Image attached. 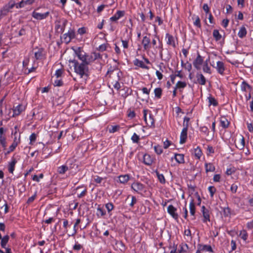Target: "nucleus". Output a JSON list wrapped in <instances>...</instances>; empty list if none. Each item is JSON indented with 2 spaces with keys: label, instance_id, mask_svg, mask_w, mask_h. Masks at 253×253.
Wrapping results in <instances>:
<instances>
[{
  "label": "nucleus",
  "instance_id": "obj_1",
  "mask_svg": "<svg viewBox=\"0 0 253 253\" xmlns=\"http://www.w3.org/2000/svg\"><path fill=\"white\" fill-rule=\"evenodd\" d=\"M70 63L73 64L75 72L79 75L81 78L86 81L89 76L88 62L79 63L76 60H70Z\"/></svg>",
  "mask_w": 253,
  "mask_h": 253
},
{
  "label": "nucleus",
  "instance_id": "obj_2",
  "mask_svg": "<svg viewBox=\"0 0 253 253\" xmlns=\"http://www.w3.org/2000/svg\"><path fill=\"white\" fill-rule=\"evenodd\" d=\"M15 5V2L11 1L8 3L4 5L0 11V20L2 17L6 15L10 11V10L12 9Z\"/></svg>",
  "mask_w": 253,
  "mask_h": 253
},
{
  "label": "nucleus",
  "instance_id": "obj_3",
  "mask_svg": "<svg viewBox=\"0 0 253 253\" xmlns=\"http://www.w3.org/2000/svg\"><path fill=\"white\" fill-rule=\"evenodd\" d=\"M74 51L75 54L82 62L87 63L89 62V60L86 59L87 54L81 49V47H78V49L74 50Z\"/></svg>",
  "mask_w": 253,
  "mask_h": 253
},
{
  "label": "nucleus",
  "instance_id": "obj_4",
  "mask_svg": "<svg viewBox=\"0 0 253 253\" xmlns=\"http://www.w3.org/2000/svg\"><path fill=\"white\" fill-rule=\"evenodd\" d=\"M147 112H148L147 110L144 109L143 110V117H144V121H145V122L148 126L154 127L155 126V125H154L155 121H154V119L153 118V116L152 114H150L149 115V119H147Z\"/></svg>",
  "mask_w": 253,
  "mask_h": 253
},
{
  "label": "nucleus",
  "instance_id": "obj_5",
  "mask_svg": "<svg viewBox=\"0 0 253 253\" xmlns=\"http://www.w3.org/2000/svg\"><path fill=\"white\" fill-rule=\"evenodd\" d=\"M203 63V59L202 57L198 53V55L195 59V60L193 62V65L195 68L197 70H200L201 69V65Z\"/></svg>",
  "mask_w": 253,
  "mask_h": 253
},
{
  "label": "nucleus",
  "instance_id": "obj_6",
  "mask_svg": "<svg viewBox=\"0 0 253 253\" xmlns=\"http://www.w3.org/2000/svg\"><path fill=\"white\" fill-rule=\"evenodd\" d=\"M188 125H186V126L182 129L180 134V143L181 144L184 143L186 142L187 136Z\"/></svg>",
  "mask_w": 253,
  "mask_h": 253
},
{
  "label": "nucleus",
  "instance_id": "obj_7",
  "mask_svg": "<svg viewBox=\"0 0 253 253\" xmlns=\"http://www.w3.org/2000/svg\"><path fill=\"white\" fill-rule=\"evenodd\" d=\"M176 209L171 205H169L168 207V213L175 219H177L178 218V215L176 212Z\"/></svg>",
  "mask_w": 253,
  "mask_h": 253
},
{
  "label": "nucleus",
  "instance_id": "obj_8",
  "mask_svg": "<svg viewBox=\"0 0 253 253\" xmlns=\"http://www.w3.org/2000/svg\"><path fill=\"white\" fill-rule=\"evenodd\" d=\"M211 65L214 68H216L219 74L221 75H223L224 74V72L225 71V66L223 62L219 61L216 62V66H214L213 65Z\"/></svg>",
  "mask_w": 253,
  "mask_h": 253
},
{
  "label": "nucleus",
  "instance_id": "obj_9",
  "mask_svg": "<svg viewBox=\"0 0 253 253\" xmlns=\"http://www.w3.org/2000/svg\"><path fill=\"white\" fill-rule=\"evenodd\" d=\"M49 15V12H46L44 13H41L34 11L32 13V16L38 20H42L46 18Z\"/></svg>",
  "mask_w": 253,
  "mask_h": 253
},
{
  "label": "nucleus",
  "instance_id": "obj_10",
  "mask_svg": "<svg viewBox=\"0 0 253 253\" xmlns=\"http://www.w3.org/2000/svg\"><path fill=\"white\" fill-rule=\"evenodd\" d=\"M202 212L204 219L203 220L204 222H206L207 221H210V216L209 214V211L204 206L202 207Z\"/></svg>",
  "mask_w": 253,
  "mask_h": 253
},
{
  "label": "nucleus",
  "instance_id": "obj_11",
  "mask_svg": "<svg viewBox=\"0 0 253 253\" xmlns=\"http://www.w3.org/2000/svg\"><path fill=\"white\" fill-rule=\"evenodd\" d=\"M124 15H125L124 11L118 10L117 11V12L115 14V15L114 16H113L112 17H111L110 18V20L111 21L116 22L119 19H120L121 17L124 16Z\"/></svg>",
  "mask_w": 253,
  "mask_h": 253
},
{
  "label": "nucleus",
  "instance_id": "obj_12",
  "mask_svg": "<svg viewBox=\"0 0 253 253\" xmlns=\"http://www.w3.org/2000/svg\"><path fill=\"white\" fill-rule=\"evenodd\" d=\"M200 130L201 132L204 133L210 140H211L214 137L213 133H210L208 128L206 126H201Z\"/></svg>",
  "mask_w": 253,
  "mask_h": 253
},
{
  "label": "nucleus",
  "instance_id": "obj_13",
  "mask_svg": "<svg viewBox=\"0 0 253 253\" xmlns=\"http://www.w3.org/2000/svg\"><path fill=\"white\" fill-rule=\"evenodd\" d=\"M121 95L124 98H126L128 95L132 93V90L127 87H125L121 90Z\"/></svg>",
  "mask_w": 253,
  "mask_h": 253
},
{
  "label": "nucleus",
  "instance_id": "obj_14",
  "mask_svg": "<svg viewBox=\"0 0 253 253\" xmlns=\"http://www.w3.org/2000/svg\"><path fill=\"white\" fill-rule=\"evenodd\" d=\"M198 250L200 253L201 251L213 252L212 248L210 245L198 244Z\"/></svg>",
  "mask_w": 253,
  "mask_h": 253
},
{
  "label": "nucleus",
  "instance_id": "obj_15",
  "mask_svg": "<svg viewBox=\"0 0 253 253\" xmlns=\"http://www.w3.org/2000/svg\"><path fill=\"white\" fill-rule=\"evenodd\" d=\"M150 39L147 36H144L143 38L142 43L145 50H148L150 48Z\"/></svg>",
  "mask_w": 253,
  "mask_h": 253
},
{
  "label": "nucleus",
  "instance_id": "obj_16",
  "mask_svg": "<svg viewBox=\"0 0 253 253\" xmlns=\"http://www.w3.org/2000/svg\"><path fill=\"white\" fill-rule=\"evenodd\" d=\"M67 34L68 36V38H64V42L66 43H69L71 42V40L74 39L76 36L75 32H74V31L72 30H69Z\"/></svg>",
  "mask_w": 253,
  "mask_h": 253
},
{
  "label": "nucleus",
  "instance_id": "obj_17",
  "mask_svg": "<svg viewBox=\"0 0 253 253\" xmlns=\"http://www.w3.org/2000/svg\"><path fill=\"white\" fill-rule=\"evenodd\" d=\"M153 162V159L150 155L145 154L143 156V163L147 165H150Z\"/></svg>",
  "mask_w": 253,
  "mask_h": 253
},
{
  "label": "nucleus",
  "instance_id": "obj_18",
  "mask_svg": "<svg viewBox=\"0 0 253 253\" xmlns=\"http://www.w3.org/2000/svg\"><path fill=\"white\" fill-rule=\"evenodd\" d=\"M166 38H167L168 39L167 42V44L172 45L173 47H175L176 46L174 38L172 36L170 35L169 34H167Z\"/></svg>",
  "mask_w": 253,
  "mask_h": 253
},
{
  "label": "nucleus",
  "instance_id": "obj_19",
  "mask_svg": "<svg viewBox=\"0 0 253 253\" xmlns=\"http://www.w3.org/2000/svg\"><path fill=\"white\" fill-rule=\"evenodd\" d=\"M198 83L201 85H205L206 83V80L205 77L202 74H197L196 75Z\"/></svg>",
  "mask_w": 253,
  "mask_h": 253
},
{
  "label": "nucleus",
  "instance_id": "obj_20",
  "mask_svg": "<svg viewBox=\"0 0 253 253\" xmlns=\"http://www.w3.org/2000/svg\"><path fill=\"white\" fill-rule=\"evenodd\" d=\"M132 188L135 191H141L143 189L144 186L140 183H134L131 185Z\"/></svg>",
  "mask_w": 253,
  "mask_h": 253
},
{
  "label": "nucleus",
  "instance_id": "obj_21",
  "mask_svg": "<svg viewBox=\"0 0 253 253\" xmlns=\"http://www.w3.org/2000/svg\"><path fill=\"white\" fill-rule=\"evenodd\" d=\"M75 160L73 159H69L66 163L65 165L68 167L69 169H73L75 166L77 167V165L75 163Z\"/></svg>",
  "mask_w": 253,
  "mask_h": 253
},
{
  "label": "nucleus",
  "instance_id": "obj_22",
  "mask_svg": "<svg viewBox=\"0 0 253 253\" xmlns=\"http://www.w3.org/2000/svg\"><path fill=\"white\" fill-rule=\"evenodd\" d=\"M1 242H0V245L1 248H5V247L8 242V240L9 239V237L8 235H5L2 238L1 237Z\"/></svg>",
  "mask_w": 253,
  "mask_h": 253
},
{
  "label": "nucleus",
  "instance_id": "obj_23",
  "mask_svg": "<svg viewBox=\"0 0 253 253\" xmlns=\"http://www.w3.org/2000/svg\"><path fill=\"white\" fill-rule=\"evenodd\" d=\"M17 161L15 158L12 159L11 162L9 163L8 166V171L9 173H12L14 170L15 165Z\"/></svg>",
  "mask_w": 253,
  "mask_h": 253
},
{
  "label": "nucleus",
  "instance_id": "obj_24",
  "mask_svg": "<svg viewBox=\"0 0 253 253\" xmlns=\"http://www.w3.org/2000/svg\"><path fill=\"white\" fill-rule=\"evenodd\" d=\"M205 169L206 172H213L215 170V167L211 163H206L205 164Z\"/></svg>",
  "mask_w": 253,
  "mask_h": 253
},
{
  "label": "nucleus",
  "instance_id": "obj_25",
  "mask_svg": "<svg viewBox=\"0 0 253 253\" xmlns=\"http://www.w3.org/2000/svg\"><path fill=\"white\" fill-rule=\"evenodd\" d=\"M134 64L136 66H137L138 67H140L141 68H144V69H148L149 68L148 66H146L143 61L139 60L138 59H136L134 61Z\"/></svg>",
  "mask_w": 253,
  "mask_h": 253
},
{
  "label": "nucleus",
  "instance_id": "obj_26",
  "mask_svg": "<svg viewBox=\"0 0 253 253\" xmlns=\"http://www.w3.org/2000/svg\"><path fill=\"white\" fill-rule=\"evenodd\" d=\"M118 178L121 183H125L128 180L129 175H120Z\"/></svg>",
  "mask_w": 253,
  "mask_h": 253
},
{
  "label": "nucleus",
  "instance_id": "obj_27",
  "mask_svg": "<svg viewBox=\"0 0 253 253\" xmlns=\"http://www.w3.org/2000/svg\"><path fill=\"white\" fill-rule=\"evenodd\" d=\"M247 35V30L245 27L243 26L242 27L238 34V36L240 38H244Z\"/></svg>",
  "mask_w": 253,
  "mask_h": 253
},
{
  "label": "nucleus",
  "instance_id": "obj_28",
  "mask_svg": "<svg viewBox=\"0 0 253 253\" xmlns=\"http://www.w3.org/2000/svg\"><path fill=\"white\" fill-rule=\"evenodd\" d=\"M209 100V105H212L214 106H216L218 105V102L217 100L212 97L211 95L208 97Z\"/></svg>",
  "mask_w": 253,
  "mask_h": 253
},
{
  "label": "nucleus",
  "instance_id": "obj_29",
  "mask_svg": "<svg viewBox=\"0 0 253 253\" xmlns=\"http://www.w3.org/2000/svg\"><path fill=\"white\" fill-rule=\"evenodd\" d=\"M190 213L192 215H194L195 213V206L193 199H192L190 203Z\"/></svg>",
  "mask_w": 253,
  "mask_h": 253
},
{
  "label": "nucleus",
  "instance_id": "obj_30",
  "mask_svg": "<svg viewBox=\"0 0 253 253\" xmlns=\"http://www.w3.org/2000/svg\"><path fill=\"white\" fill-rule=\"evenodd\" d=\"M120 74H122V73L120 72H118L117 73V80L116 81L115 83L113 85L114 87L118 90L121 88V85L119 82V80H120V76L119 75Z\"/></svg>",
  "mask_w": 253,
  "mask_h": 253
},
{
  "label": "nucleus",
  "instance_id": "obj_31",
  "mask_svg": "<svg viewBox=\"0 0 253 253\" xmlns=\"http://www.w3.org/2000/svg\"><path fill=\"white\" fill-rule=\"evenodd\" d=\"M212 35L213 37L214 38L216 41H219L222 38V36L221 34L219 33L218 30H214L213 31Z\"/></svg>",
  "mask_w": 253,
  "mask_h": 253
},
{
  "label": "nucleus",
  "instance_id": "obj_32",
  "mask_svg": "<svg viewBox=\"0 0 253 253\" xmlns=\"http://www.w3.org/2000/svg\"><path fill=\"white\" fill-rule=\"evenodd\" d=\"M202 154V150L199 147L194 149V156L197 159H200Z\"/></svg>",
  "mask_w": 253,
  "mask_h": 253
},
{
  "label": "nucleus",
  "instance_id": "obj_33",
  "mask_svg": "<svg viewBox=\"0 0 253 253\" xmlns=\"http://www.w3.org/2000/svg\"><path fill=\"white\" fill-rule=\"evenodd\" d=\"M92 180L95 181L97 183H101L103 181H105L104 178L99 177L98 175H94L92 176Z\"/></svg>",
  "mask_w": 253,
  "mask_h": 253
},
{
  "label": "nucleus",
  "instance_id": "obj_34",
  "mask_svg": "<svg viewBox=\"0 0 253 253\" xmlns=\"http://www.w3.org/2000/svg\"><path fill=\"white\" fill-rule=\"evenodd\" d=\"M247 88L249 89L250 90L252 89V87L250 85L246 82L243 81L241 84V89L244 91H246Z\"/></svg>",
  "mask_w": 253,
  "mask_h": 253
},
{
  "label": "nucleus",
  "instance_id": "obj_35",
  "mask_svg": "<svg viewBox=\"0 0 253 253\" xmlns=\"http://www.w3.org/2000/svg\"><path fill=\"white\" fill-rule=\"evenodd\" d=\"M69 169H68V167L66 166L65 165H63L61 167H58V172L59 174H62L64 173L65 172H67L68 170Z\"/></svg>",
  "mask_w": 253,
  "mask_h": 253
},
{
  "label": "nucleus",
  "instance_id": "obj_36",
  "mask_svg": "<svg viewBox=\"0 0 253 253\" xmlns=\"http://www.w3.org/2000/svg\"><path fill=\"white\" fill-rule=\"evenodd\" d=\"M229 122L224 117L220 119V125L223 128H227L229 126Z\"/></svg>",
  "mask_w": 253,
  "mask_h": 253
},
{
  "label": "nucleus",
  "instance_id": "obj_37",
  "mask_svg": "<svg viewBox=\"0 0 253 253\" xmlns=\"http://www.w3.org/2000/svg\"><path fill=\"white\" fill-rule=\"evenodd\" d=\"M21 105H18L13 109V116L19 115L22 111Z\"/></svg>",
  "mask_w": 253,
  "mask_h": 253
},
{
  "label": "nucleus",
  "instance_id": "obj_38",
  "mask_svg": "<svg viewBox=\"0 0 253 253\" xmlns=\"http://www.w3.org/2000/svg\"><path fill=\"white\" fill-rule=\"evenodd\" d=\"M162 93V89L160 87H158L155 89L154 93L155 97L158 98H160L161 97Z\"/></svg>",
  "mask_w": 253,
  "mask_h": 253
},
{
  "label": "nucleus",
  "instance_id": "obj_39",
  "mask_svg": "<svg viewBox=\"0 0 253 253\" xmlns=\"http://www.w3.org/2000/svg\"><path fill=\"white\" fill-rule=\"evenodd\" d=\"M203 70L205 73H208L209 74H211V69L208 66L207 60L204 64Z\"/></svg>",
  "mask_w": 253,
  "mask_h": 253
},
{
  "label": "nucleus",
  "instance_id": "obj_40",
  "mask_svg": "<svg viewBox=\"0 0 253 253\" xmlns=\"http://www.w3.org/2000/svg\"><path fill=\"white\" fill-rule=\"evenodd\" d=\"M186 86V83L184 82L178 81L176 84L175 87L177 89L184 88Z\"/></svg>",
  "mask_w": 253,
  "mask_h": 253
},
{
  "label": "nucleus",
  "instance_id": "obj_41",
  "mask_svg": "<svg viewBox=\"0 0 253 253\" xmlns=\"http://www.w3.org/2000/svg\"><path fill=\"white\" fill-rule=\"evenodd\" d=\"M175 159L179 163H182L184 162V156L182 154H176L175 155Z\"/></svg>",
  "mask_w": 253,
  "mask_h": 253
},
{
  "label": "nucleus",
  "instance_id": "obj_42",
  "mask_svg": "<svg viewBox=\"0 0 253 253\" xmlns=\"http://www.w3.org/2000/svg\"><path fill=\"white\" fill-rule=\"evenodd\" d=\"M239 236L244 241H246L248 238V233L245 230L241 231Z\"/></svg>",
  "mask_w": 253,
  "mask_h": 253
},
{
  "label": "nucleus",
  "instance_id": "obj_43",
  "mask_svg": "<svg viewBox=\"0 0 253 253\" xmlns=\"http://www.w3.org/2000/svg\"><path fill=\"white\" fill-rule=\"evenodd\" d=\"M222 211L224 216L227 217L230 215L231 210L228 207L223 208Z\"/></svg>",
  "mask_w": 253,
  "mask_h": 253
},
{
  "label": "nucleus",
  "instance_id": "obj_44",
  "mask_svg": "<svg viewBox=\"0 0 253 253\" xmlns=\"http://www.w3.org/2000/svg\"><path fill=\"white\" fill-rule=\"evenodd\" d=\"M131 140L133 143H138L140 139L139 136L135 133H134L131 138Z\"/></svg>",
  "mask_w": 253,
  "mask_h": 253
},
{
  "label": "nucleus",
  "instance_id": "obj_45",
  "mask_svg": "<svg viewBox=\"0 0 253 253\" xmlns=\"http://www.w3.org/2000/svg\"><path fill=\"white\" fill-rule=\"evenodd\" d=\"M120 127L119 125L111 126V128H110L109 129V131L110 133H114V132L118 131Z\"/></svg>",
  "mask_w": 253,
  "mask_h": 253
},
{
  "label": "nucleus",
  "instance_id": "obj_46",
  "mask_svg": "<svg viewBox=\"0 0 253 253\" xmlns=\"http://www.w3.org/2000/svg\"><path fill=\"white\" fill-rule=\"evenodd\" d=\"M235 172H236V169L234 167L230 166V168L227 169L226 174H232Z\"/></svg>",
  "mask_w": 253,
  "mask_h": 253
},
{
  "label": "nucleus",
  "instance_id": "obj_47",
  "mask_svg": "<svg viewBox=\"0 0 253 253\" xmlns=\"http://www.w3.org/2000/svg\"><path fill=\"white\" fill-rule=\"evenodd\" d=\"M105 211L101 208L98 207L97 208V215L102 216L105 214Z\"/></svg>",
  "mask_w": 253,
  "mask_h": 253
},
{
  "label": "nucleus",
  "instance_id": "obj_48",
  "mask_svg": "<svg viewBox=\"0 0 253 253\" xmlns=\"http://www.w3.org/2000/svg\"><path fill=\"white\" fill-rule=\"evenodd\" d=\"M194 25L198 28L201 27L200 19L198 16L195 17V21L194 22Z\"/></svg>",
  "mask_w": 253,
  "mask_h": 253
},
{
  "label": "nucleus",
  "instance_id": "obj_49",
  "mask_svg": "<svg viewBox=\"0 0 253 253\" xmlns=\"http://www.w3.org/2000/svg\"><path fill=\"white\" fill-rule=\"evenodd\" d=\"M154 150L156 153L158 155L161 154L163 152L162 147L159 145L154 146Z\"/></svg>",
  "mask_w": 253,
  "mask_h": 253
},
{
  "label": "nucleus",
  "instance_id": "obj_50",
  "mask_svg": "<svg viewBox=\"0 0 253 253\" xmlns=\"http://www.w3.org/2000/svg\"><path fill=\"white\" fill-rule=\"evenodd\" d=\"M43 175H32V179L34 181L39 182L40 181V179H42L43 178Z\"/></svg>",
  "mask_w": 253,
  "mask_h": 253
},
{
  "label": "nucleus",
  "instance_id": "obj_51",
  "mask_svg": "<svg viewBox=\"0 0 253 253\" xmlns=\"http://www.w3.org/2000/svg\"><path fill=\"white\" fill-rule=\"evenodd\" d=\"M208 190L209 192L210 193L211 196L212 197L216 191V189L214 186H211L208 188Z\"/></svg>",
  "mask_w": 253,
  "mask_h": 253
},
{
  "label": "nucleus",
  "instance_id": "obj_52",
  "mask_svg": "<svg viewBox=\"0 0 253 253\" xmlns=\"http://www.w3.org/2000/svg\"><path fill=\"white\" fill-rule=\"evenodd\" d=\"M92 55L94 57V60H97L98 59H101L102 58V55L99 53L93 52L92 53Z\"/></svg>",
  "mask_w": 253,
  "mask_h": 253
},
{
  "label": "nucleus",
  "instance_id": "obj_53",
  "mask_svg": "<svg viewBox=\"0 0 253 253\" xmlns=\"http://www.w3.org/2000/svg\"><path fill=\"white\" fill-rule=\"evenodd\" d=\"M157 177H158L159 180L160 182L164 184L166 182L165 178L164 176V175H157Z\"/></svg>",
  "mask_w": 253,
  "mask_h": 253
},
{
  "label": "nucleus",
  "instance_id": "obj_54",
  "mask_svg": "<svg viewBox=\"0 0 253 253\" xmlns=\"http://www.w3.org/2000/svg\"><path fill=\"white\" fill-rule=\"evenodd\" d=\"M0 142L3 148L6 147V140L5 138L2 136H0Z\"/></svg>",
  "mask_w": 253,
  "mask_h": 253
},
{
  "label": "nucleus",
  "instance_id": "obj_55",
  "mask_svg": "<svg viewBox=\"0 0 253 253\" xmlns=\"http://www.w3.org/2000/svg\"><path fill=\"white\" fill-rule=\"evenodd\" d=\"M86 33V28L85 27H82L78 29V33L81 35H83V34Z\"/></svg>",
  "mask_w": 253,
  "mask_h": 253
},
{
  "label": "nucleus",
  "instance_id": "obj_56",
  "mask_svg": "<svg viewBox=\"0 0 253 253\" xmlns=\"http://www.w3.org/2000/svg\"><path fill=\"white\" fill-rule=\"evenodd\" d=\"M106 208L107 209L108 212L111 211L114 208L113 204L109 203L106 205Z\"/></svg>",
  "mask_w": 253,
  "mask_h": 253
},
{
  "label": "nucleus",
  "instance_id": "obj_57",
  "mask_svg": "<svg viewBox=\"0 0 253 253\" xmlns=\"http://www.w3.org/2000/svg\"><path fill=\"white\" fill-rule=\"evenodd\" d=\"M42 55V52L41 51L36 52L35 53V57L36 58V59H37V60L41 59Z\"/></svg>",
  "mask_w": 253,
  "mask_h": 253
},
{
  "label": "nucleus",
  "instance_id": "obj_58",
  "mask_svg": "<svg viewBox=\"0 0 253 253\" xmlns=\"http://www.w3.org/2000/svg\"><path fill=\"white\" fill-rule=\"evenodd\" d=\"M63 82L61 80H56L54 83V85L57 86H60L62 85Z\"/></svg>",
  "mask_w": 253,
  "mask_h": 253
},
{
  "label": "nucleus",
  "instance_id": "obj_59",
  "mask_svg": "<svg viewBox=\"0 0 253 253\" xmlns=\"http://www.w3.org/2000/svg\"><path fill=\"white\" fill-rule=\"evenodd\" d=\"M17 146V143L15 141L12 144L11 146L9 147V151H8L7 153H9L10 152L13 151L16 147Z\"/></svg>",
  "mask_w": 253,
  "mask_h": 253
},
{
  "label": "nucleus",
  "instance_id": "obj_60",
  "mask_svg": "<svg viewBox=\"0 0 253 253\" xmlns=\"http://www.w3.org/2000/svg\"><path fill=\"white\" fill-rule=\"evenodd\" d=\"M63 73V70L62 69H58L57 70H56L55 75L56 76L57 78H59L61 76Z\"/></svg>",
  "mask_w": 253,
  "mask_h": 253
},
{
  "label": "nucleus",
  "instance_id": "obj_61",
  "mask_svg": "<svg viewBox=\"0 0 253 253\" xmlns=\"http://www.w3.org/2000/svg\"><path fill=\"white\" fill-rule=\"evenodd\" d=\"M36 134L35 133H33L30 136V140L31 141V143L33 142H35L36 139Z\"/></svg>",
  "mask_w": 253,
  "mask_h": 253
},
{
  "label": "nucleus",
  "instance_id": "obj_62",
  "mask_svg": "<svg viewBox=\"0 0 253 253\" xmlns=\"http://www.w3.org/2000/svg\"><path fill=\"white\" fill-rule=\"evenodd\" d=\"M237 188H238L237 185L233 184L231 186V191L233 193H235L236 192Z\"/></svg>",
  "mask_w": 253,
  "mask_h": 253
},
{
  "label": "nucleus",
  "instance_id": "obj_63",
  "mask_svg": "<svg viewBox=\"0 0 253 253\" xmlns=\"http://www.w3.org/2000/svg\"><path fill=\"white\" fill-rule=\"evenodd\" d=\"M203 8L206 13H208L210 11L209 7L207 3H205L203 5Z\"/></svg>",
  "mask_w": 253,
  "mask_h": 253
},
{
  "label": "nucleus",
  "instance_id": "obj_64",
  "mask_svg": "<svg viewBox=\"0 0 253 253\" xmlns=\"http://www.w3.org/2000/svg\"><path fill=\"white\" fill-rule=\"evenodd\" d=\"M107 45L106 44H102L99 46V50L101 51H105L106 49Z\"/></svg>",
  "mask_w": 253,
  "mask_h": 253
}]
</instances>
